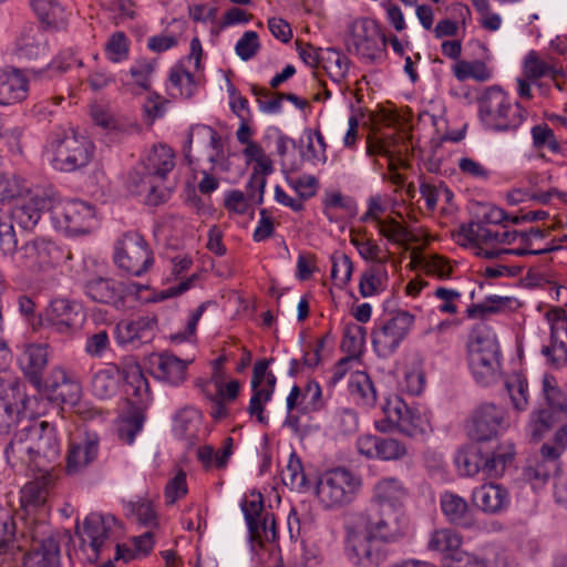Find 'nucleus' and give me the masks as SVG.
<instances>
[{
  "label": "nucleus",
  "mask_w": 567,
  "mask_h": 567,
  "mask_svg": "<svg viewBox=\"0 0 567 567\" xmlns=\"http://www.w3.org/2000/svg\"><path fill=\"white\" fill-rule=\"evenodd\" d=\"M543 78L550 79L559 91L564 90L565 74L563 65L553 58L545 60L537 51L530 50L523 60L522 75L516 80L518 96L524 100H532V84L540 86L539 80Z\"/></svg>",
  "instance_id": "obj_13"
},
{
  "label": "nucleus",
  "mask_w": 567,
  "mask_h": 567,
  "mask_svg": "<svg viewBox=\"0 0 567 567\" xmlns=\"http://www.w3.org/2000/svg\"><path fill=\"white\" fill-rule=\"evenodd\" d=\"M441 508L451 523L461 524L467 512V503L457 495L445 493L441 498Z\"/></svg>",
  "instance_id": "obj_59"
},
{
  "label": "nucleus",
  "mask_w": 567,
  "mask_h": 567,
  "mask_svg": "<svg viewBox=\"0 0 567 567\" xmlns=\"http://www.w3.org/2000/svg\"><path fill=\"white\" fill-rule=\"evenodd\" d=\"M351 244L367 261H373L374 265H385L389 260L388 254L372 238L367 236H352Z\"/></svg>",
  "instance_id": "obj_47"
},
{
  "label": "nucleus",
  "mask_w": 567,
  "mask_h": 567,
  "mask_svg": "<svg viewBox=\"0 0 567 567\" xmlns=\"http://www.w3.org/2000/svg\"><path fill=\"white\" fill-rule=\"evenodd\" d=\"M453 74L458 81L473 79L478 82H485L492 78V71L483 61L467 62L461 60L453 66Z\"/></svg>",
  "instance_id": "obj_48"
},
{
  "label": "nucleus",
  "mask_w": 567,
  "mask_h": 567,
  "mask_svg": "<svg viewBox=\"0 0 567 567\" xmlns=\"http://www.w3.org/2000/svg\"><path fill=\"white\" fill-rule=\"evenodd\" d=\"M506 427L504 410L493 403H484L472 415L470 435L476 441H489Z\"/></svg>",
  "instance_id": "obj_24"
},
{
  "label": "nucleus",
  "mask_w": 567,
  "mask_h": 567,
  "mask_svg": "<svg viewBox=\"0 0 567 567\" xmlns=\"http://www.w3.org/2000/svg\"><path fill=\"white\" fill-rule=\"evenodd\" d=\"M81 306L69 299L58 298L50 302L43 313V324L62 334L74 332L83 322Z\"/></svg>",
  "instance_id": "obj_22"
},
{
  "label": "nucleus",
  "mask_w": 567,
  "mask_h": 567,
  "mask_svg": "<svg viewBox=\"0 0 567 567\" xmlns=\"http://www.w3.org/2000/svg\"><path fill=\"white\" fill-rule=\"evenodd\" d=\"M130 42L124 32L113 33L105 43L106 58L113 63H120L128 58Z\"/></svg>",
  "instance_id": "obj_62"
},
{
  "label": "nucleus",
  "mask_w": 567,
  "mask_h": 567,
  "mask_svg": "<svg viewBox=\"0 0 567 567\" xmlns=\"http://www.w3.org/2000/svg\"><path fill=\"white\" fill-rule=\"evenodd\" d=\"M347 551L349 560L360 567H379L388 557L380 539L348 523Z\"/></svg>",
  "instance_id": "obj_14"
},
{
  "label": "nucleus",
  "mask_w": 567,
  "mask_h": 567,
  "mask_svg": "<svg viewBox=\"0 0 567 567\" xmlns=\"http://www.w3.org/2000/svg\"><path fill=\"white\" fill-rule=\"evenodd\" d=\"M33 538V546L23 554L24 567H58L60 564V545L58 538L50 534L42 539Z\"/></svg>",
  "instance_id": "obj_30"
},
{
  "label": "nucleus",
  "mask_w": 567,
  "mask_h": 567,
  "mask_svg": "<svg viewBox=\"0 0 567 567\" xmlns=\"http://www.w3.org/2000/svg\"><path fill=\"white\" fill-rule=\"evenodd\" d=\"M121 369L115 364H109L96 371L91 381L92 393L100 399L114 396L118 389Z\"/></svg>",
  "instance_id": "obj_38"
},
{
  "label": "nucleus",
  "mask_w": 567,
  "mask_h": 567,
  "mask_svg": "<svg viewBox=\"0 0 567 567\" xmlns=\"http://www.w3.org/2000/svg\"><path fill=\"white\" fill-rule=\"evenodd\" d=\"M169 89L171 95L182 96L185 99L192 97L197 91V83L194 75L185 70L182 65H176L169 73Z\"/></svg>",
  "instance_id": "obj_44"
},
{
  "label": "nucleus",
  "mask_w": 567,
  "mask_h": 567,
  "mask_svg": "<svg viewBox=\"0 0 567 567\" xmlns=\"http://www.w3.org/2000/svg\"><path fill=\"white\" fill-rule=\"evenodd\" d=\"M307 140V151L305 154L307 161H310L313 164H324L328 158L327 143L321 131L313 130L309 132Z\"/></svg>",
  "instance_id": "obj_60"
},
{
  "label": "nucleus",
  "mask_w": 567,
  "mask_h": 567,
  "mask_svg": "<svg viewBox=\"0 0 567 567\" xmlns=\"http://www.w3.org/2000/svg\"><path fill=\"white\" fill-rule=\"evenodd\" d=\"M99 441L95 435H87L70 444L66 455V473L76 474L90 465L97 456Z\"/></svg>",
  "instance_id": "obj_32"
},
{
  "label": "nucleus",
  "mask_w": 567,
  "mask_h": 567,
  "mask_svg": "<svg viewBox=\"0 0 567 567\" xmlns=\"http://www.w3.org/2000/svg\"><path fill=\"white\" fill-rule=\"evenodd\" d=\"M461 235H463L467 240L476 243L478 245L477 255L487 259L503 260L505 256L508 255H539L559 249L561 247L560 244H554L555 239H553L551 244H546L544 247L530 250L525 248H498L497 245L499 244V229L494 230L481 223H472L468 226H462ZM565 239H567V235L559 237L558 243H561Z\"/></svg>",
  "instance_id": "obj_9"
},
{
  "label": "nucleus",
  "mask_w": 567,
  "mask_h": 567,
  "mask_svg": "<svg viewBox=\"0 0 567 567\" xmlns=\"http://www.w3.org/2000/svg\"><path fill=\"white\" fill-rule=\"evenodd\" d=\"M468 369L483 386L496 383L502 375V352L496 336L485 324H476L466 344Z\"/></svg>",
  "instance_id": "obj_2"
},
{
  "label": "nucleus",
  "mask_w": 567,
  "mask_h": 567,
  "mask_svg": "<svg viewBox=\"0 0 567 567\" xmlns=\"http://www.w3.org/2000/svg\"><path fill=\"white\" fill-rule=\"evenodd\" d=\"M350 524L363 529L382 543H395L406 533V520L399 509L371 506L351 516Z\"/></svg>",
  "instance_id": "obj_8"
},
{
  "label": "nucleus",
  "mask_w": 567,
  "mask_h": 567,
  "mask_svg": "<svg viewBox=\"0 0 567 567\" xmlns=\"http://www.w3.org/2000/svg\"><path fill=\"white\" fill-rule=\"evenodd\" d=\"M66 0H31L39 19L49 27L60 29L68 21Z\"/></svg>",
  "instance_id": "obj_36"
},
{
  "label": "nucleus",
  "mask_w": 567,
  "mask_h": 567,
  "mask_svg": "<svg viewBox=\"0 0 567 567\" xmlns=\"http://www.w3.org/2000/svg\"><path fill=\"white\" fill-rule=\"evenodd\" d=\"M560 417L549 413V411L540 410L534 413L528 424V433L535 442L540 441L544 435L557 423Z\"/></svg>",
  "instance_id": "obj_55"
},
{
  "label": "nucleus",
  "mask_w": 567,
  "mask_h": 567,
  "mask_svg": "<svg viewBox=\"0 0 567 567\" xmlns=\"http://www.w3.org/2000/svg\"><path fill=\"white\" fill-rule=\"evenodd\" d=\"M156 317H138L135 320H122L116 324L118 344L138 346L150 342L156 331Z\"/></svg>",
  "instance_id": "obj_28"
},
{
  "label": "nucleus",
  "mask_w": 567,
  "mask_h": 567,
  "mask_svg": "<svg viewBox=\"0 0 567 567\" xmlns=\"http://www.w3.org/2000/svg\"><path fill=\"white\" fill-rule=\"evenodd\" d=\"M16 542V523L10 508L0 506V556L13 550Z\"/></svg>",
  "instance_id": "obj_50"
},
{
  "label": "nucleus",
  "mask_w": 567,
  "mask_h": 567,
  "mask_svg": "<svg viewBox=\"0 0 567 567\" xmlns=\"http://www.w3.org/2000/svg\"><path fill=\"white\" fill-rule=\"evenodd\" d=\"M155 71V62L147 59L136 60L130 68L133 84L142 92L150 91L151 76Z\"/></svg>",
  "instance_id": "obj_58"
},
{
  "label": "nucleus",
  "mask_w": 567,
  "mask_h": 567,
  "mask_svg": "<svg viewBox=\"0 0 567 567\" xmlns=\"http://www.w3.org/2000/svg\"><path fill=\"white\" fill-rule=\"evenodd\" d=\"M43 400L40 396H29L18 383H7L2 380L0 386V435H10L17 433L20 425L27 424V421L33 420L38 412H27L32 404H41Z\"/></svg>",
  "instance_id": "obj_7"
},
{
  "label": "nucleus",
  "mask_w": 567,
  "mask_h": 567,
  "mask_svg": "<svg viewBox=\"0 0 567 567\" xmlns=\"http://www.w3.org/2000/svg\"><path fill=\"white\" fill-rule=\"evenodd\" d=\"M324 70L330 79L337 83L346 80L350 70V60L341 52L330 49L327 51V56L323 58Z\"/></svg>",
  "instance_id": "obj_49"
},
{
  "label": "nucleus",
  "mask_w": 567,
  "mask_h": 567,
  "mask_svg": "<svg viewBox=\"0 0 567 567\" xmlns=\"http://www.w3.org/2000/svg\"><path fill=\"white\" fill-rule=\"evenodd\" d=\"M17 52L20 56L29 60L47 55L48 39L45 33L37 28L24 31L17 40Z\"/></svg>",
  "instance_id": "obj_37"
},
{
  "label": "nucleus",
  "mask_w": 567,
  "mask_h": 567,
  "mask_svg": "<svg viewBox=\"0 0 567 567\" xmlns=\"http://www.w3.org/2000/svg\"><path fill=\"white\" fill-rule=\"evenodd\" d=\"M219 136L217 132L208 125L197 124L190 127L186 145L184 147L186 157L194 142L200 143L204 147L216 150L219 146Z\"/></svg>",
  "instance_id": "obj_51"
},
{
  "label": "nucleus",
  "mask_w": 567,
  "mask_h": 567,
  "mask_svg": "<svg viewBox=\"0 0 567 567\" xmlns=\"http://www.w3.org/2000/svg\"><path fill=\"white\" fill-rule=\"evenodd\" d=\"M120 369L124 391L131 405L144 409L152 401V392L140 363L128 359L121 364Z\"/></svg>",
  "instance_id": "obj_25"
},
{
  "label": "nucleus",
  "mask_w": 567,
  "mask_h": 567,
  "mask_svg": "<svg viewBox=\"0 0 567 567\" xmlns=\"http://www.w3.org/2000/svg\"><path fill=\"white\" fill-rule=\"evenodd\" d=\"M252 529H248L252 539L259 544L274 543L278 538L275 515L265 513V515L256 522Z\"/></svg>",
  "instance_id": "obj_57"
},
{
  "label": "nucleus",
  "mask_w": 567,
  "mask_h": 567,
  "mask_svg": "<svg viewBox=\"0 0 567 567\" xmlns=\"http://www.w3.org/2000/svg\"><path fill=\"white\" fill-rule=\"evenodd\" d=\"M388 272L385 265H372L361 275L359 290L363 298L372 297L385 289Z\"/></svg>",
  "instance_id": "obj_42"
},
{
  "label": "nucleus",
  "mask_w": 567,
  "mask_h": 567,
  "mask_svg": "<svg viewBox=\"0 0 567 567\" xmlns=\"http://www.w3.org/2000/svg\"><path fill=\"white\" fill-rule=\"evenodd\" d=\"M143 408L133 406L132 411L123 415L117 425L120 439L126 444H132L136 434L142 430L145 415Z\"/></svg>",
  "instance_id": "obj_45"
},
{
  "label": "nucleus",
  "mask_w": 567,
  "mask_h": 567,
  "mask_svg": "<svg viewBox=\"0 0 567 567\" xmlns=\"http://www.w3.org/2000/svg\"><path fill=\"white\" fill-rule=\"evenodd\" d=\"M202 414L194 406H184L179 409L173 417V431L179 437L192 441L196 437Z\"/></svg>",
  "instance_id": "obj_40"
},
{
  "label": "nucleus",
  "mask_w": 567,
  "mask_h": 567,
  "mask_svg": "<svg viewBox=\"0 0 567 567\" xmlns=\"http://www.w3.org/2000/svg\"><path fill=\"white\" fill-rule=\"evenodd\" d=\"M478 118L485 130L511 133L526 120L527 111L499 86L487 87L477 100Z\"/></svg>",
  "instance_id": "obj_3"
},
{
  "label": "nucleus",
  "mask_w": 567,
  "mask_h": 567,
  "mask_svg": "<svg viewBox=\"0 0 567 567\" xmlns=\"http://www.w3.org/2000/svg\"><path fill=\"white\" fill-rule=\"evenodd\" d=\"M42 388L55 400L66 404H76L82 395L80 380L74 372L63 365H54L45 380L42 379Z\"/></svg>",
  "instance_id": "obj_23"
},
{
  "label": "nucleus",
  "mask_w": 567,
  "mask_h": 567,
  "mask_svg": "<svg viewBox=\"0 0 567 567\" xmlns=\"http://www.w3.org/2000/svg\"><path fill=\"white\" fill-rule=\"evenodd\" d=\"M28 192V182L16 176L0 174V212L9 207L18 196Z\"/></svg>",
  "instance_id": "obj_46"
},
{
  "label": "nucleus",
  "mask_w": 567,
  "mask_h": 567,
  "mask_svg": "<svg viewBox=\"0 0 567 567\" xmlns=\"http://www.w3.org/2000/svg\"><path fill=\"white\" fill-rule=\"evenodd\" d=\"M145 175L141 181V190L146 193V199L152 205L167 200L169 190L162 184L176 165L174 151L166 144L154 145L144 156Z\"/></svg>",
  "instance_id": "obj_6"
},
{
  "label": "nucleus",
  "mask_w": 567,
  "mask_h": 567,
  "mask_svg": "<svg viewBox=\"0 0 567 567\" xmlns=\"http://www.w3.org/2000/svg\"><path fill=\"white\" fill-rule=\"evenodd\" d=\"M415 317L405 310L396 311L380 322L372 332V344L381 357L391 355L409 334Z\"/></svg>",
  "instance_id": "obj_16"
},
{
  "label": "nucleus",
  "mask_w": 567,
  "mask_h": 567,
  "mask_svg": "<svg viewBox=\"0 0 567 567\" xmlns=\"http://www.w3.org/2000/svg\"><path fill=\"white\" fill-rule=\"evenodd\" d=\"M513 452H493L491 455H483L482 472L488 477L503 475L506 465L512 462Z\"/></svg>",
  "instance_id": "obj_61"
},
{
  "label": "nucleus",
  "mask_w": 567,
  "mask_h": 567,
  "mask_svg": "<svg viewBox=\"0 0 567 567\" xmlns=\"http://www.w3.org/2000/svg\"><path fill=\"white\" fill-rule=\"evenodd\" d=\"M349 393L354 402L364 408H371L377 402V391L370 377L362 371H355L349 378Z\"/></svg>",
  "instance_id": "obj_39"
},
{
  "label": "nucleus",
  "mask_w": 567,
  "mask_h": 567,
  "mask_svg": "<svg viewBox=\"0 0 567 567\" xmlns=\"http://www.w3.org/2000/svg\"><path fill=\"white\" fill-rule=\"evenodd\" d=\"M14 252L13 260L17 266L30 271H40L51 267L61 258L59 247L45 238L28 241Z\"/></svg>",
  "instance_id": "obj_20"
},
{
  "label": "nucleus",
  "mask_w": 567,
  "mask_h": 567,
  "mask_svg": "<svg viewBox=\"0 0 567 567\" xmlns=\"http://www.w3.org/2000/svg\"><path fill=\"white\" fill-rule=\"evenodd\" d=\"M80 282L84 293L95 302L114 305L121 300L120 285L95 261L84 262Z\"/></svg>",
  "instance_id": "obj_17"
},
{
  "label": "nucleus",
  "mask_w": 567,
  "mask_h": 567,
  "mask_svg": "<svg viewBox=\"0 0 567 567\" xmlns=\"http://www.w3.org/2000/svg\"><path fill=\"white\" fill-rule=\"evenodd\" d=\"M4 453L8 458H17L39 472L49 473L61 455L56 430L47 421H38L35 417L29 420L19 432L14 433Z\"/></svg>",
  "instance_id": "obj_1"
},
{
  "label": "nucleus",
  "mask_w": 567,
  "mask_h": 567,
  "mask_svg": "<svg viewBox=\"0 0 567 567\" xmlns=\"http://www.w3.org/2000/svg\"><path fill=\"white\" fill-rule=\"evenodd\" d=\"M348 45L361 60L372 63L382 58L386 38L373 20L363 19L352 23Z\"/></svg>",
  "instance_id": "obj_15"
},
{
  "label": "nucleus",
  "mask_w": 567,
  "mask_h": 567,
  "mask_svg": "<svg viewBox=\"0 0 567 567\" xmlns=\"http://www.w3.org/2000/svg\"><path fill=\"white\" fill-rule=\"evenodd\" d=\"M93 152L92 141L73 130L56 132L45 150L51 165L61 172H74L86 166Z\"/></svg>",
  "instance_id": "obj_4"
},
{
  "label": "nucleus",
  "mask_w": 567,
  "mask_h": 567,
  "mask_svg": "<svg viewBox=\"0 0 567 567\" xmlns=\"http://www.w3.org/2000/svg\"><path fill=\"white\" fill-rule=\"evenodd\" d=\"M543 395L546 400L549 413L561 419L567 414V394L560 389L557 379L551 374L543 378Z\"/></svg>",
  "instance_id": "obj_41"
},
{
  "label": "nucleus",
  "mask_w": 567,
  "mask_h": 567,
  "mask_svg": "<svg viewBox=\"0 0 567 567\" xmlns=\"http://www.w3.org/2000/svg\"><path fill=\"white\" fill-rule=\"evenodd\" d=\"M483 453L474 449H463L455 455L458 472L465 476H474L482 471Z\"/></svg>",
  "instance_id": "obj_53"
},
{
  "label": "nucleus",
  "mask_w": 567,
  "mask_h": 567,
  "mask_svg": "<svg viewBox=\"0 0 567 567\" xmlns=\"http://www.w3.org/2000/svg\"><path fill=\"white\" fill-rule=\"evenodd\" d=\"M546 318L550 326V342L542 348V354L550 367L560 369L567 364V315L564 308L554 307Z\"/></svg>",
  "instance_id": "obj_21"
},
{
  "label": "nucleus",
  "mask_w": 567,
  "mask_h": 567,
  "mask_svg": "<svg viewBox=\"0 0 567 567\" xmlns=\"http://www.w3.org/2000/svg\"><path fill=\"white\" fill-rule=\"evenodd\" d=\"M127 515L134 517L138 524L145 527L157 525V516L153 503L147 499L128 502L125 506Z\"/></svg>",
  "instance_id": "obj_54"
},
{
  "label": "nucleus",
  "mask_w": 567,
  "mask_h": 567,
  "mask_svg": "<svg viewBox=\"0 0 567 567\" xmlns=\"http://www.w3.org/2000/svg\"><path fill=\"white\" fill-rule=\"evenodd\" d=\"M281 480L286 486L291 489L301 491L306 487V474L301 460L292 453L288 460L286 467L281 471Z\"/></svg>",
  "instance_id": "obj_52"
},
{
  "label": "nucleus",
  "mask_w": 567,
  "mask_h": 567,
  "mask_svg": "<svg viewBox=\"0 0 567 567\" xmlns=\"http://www.w3.org/2000/svg\"><path fill=\"white\" fill-rule=\"evenodd\" d=\"M113 260L122 271L141 277L153 267L154 254L141 234L127 231L116 240Z\"/></svg>",
  "instance_id": "obj_12"
},
{
  "label": "nucleus",
  "mask_w": 567,
  "mask_h": 567,
  "mask_svg": "<svg viewBox=\"0 0 567 567\" xmlns=\"http://www.w3.org/2000/svg\"><path fill=\"white\" fill-rule=\"evenodd\" d=\"M49 362V346L45 343H28L21 347L18 363L29 382L42 389L43 371Z\"/></svg>",
  "instance_id": "obj_26"
},
{
  "label": "nucleus",
  "mask_w": 567,
  "mask_h": 567,
  "mask_svg": "<svg viewBox=\"0 0 567 567\" xmlns=\"http://www.w3.org/2000/svg\"><path fill=\"white\" fill-rule=\"evenodd\" d=\"M530 134L535 148L542 150L546 147L554 154L561 152V146L548 124L542 123L533 126Z\"/></svg>",
  "instance_id": "obj_56"
},
{
  "label": "nucleus",
  "mask_w": 567,
  "mask_h": 567,
  "mask_svg": "<svg viewBox=\"0 0 567 567\" xmlns=\"http://www.w3.org/2000/svg\"><path fill=\"white\" fill-rule=\"evenodd\" d=\"M52 198L47 196L40 188H31L28 184V192L18 196L3 213L9 216L11 223H16L23 229H32L41 218L44 209L50 210Z\"/></svg>",
  "instance_id": "obj_18"
},
{
  "label": "nucleus",
  "mask_w": 567,
  "mask_h": 567,
  "mask_svg": "<svg viewBox=\"0 0 567 567\" xmlns=\"http://www.w3.org/2000/svg\"><path fill=\"white\" fill-rule=\"evenodd\" d=\"M28 95V80L18 70H0V105L23 101Z\"/></svg>",
  "instance_id": "obj_33"
},
{
  "label": "nucleus",
  "mask_w": 567,
  "mask_h": 567,
  "mask_svg": "<svg viewBox=\"0 0 567 567\" xmlns=\"http://www.w3.org/2000/svg\"><path fill=\"white\" fill-rule=\"evenodd\" d=\"M276 381L277 379L275 374L269 372L264 382L266 385L261 386L258 391H255L251 395L248 405V413L250 416H255L260 424H268V416L265 414V405L271 400Z\"/></svg>",
  "instance_id": "obj_43"
},
{
  "label": "nucleus",
  "mask_w": 567,
  "mask_h": 567,
  "mask_svg": "<svg viewBox=\"0 0 567 567\" xmlns=\"http://www.w3.org/2000/svg\"><path fill=\"white\" fill-rule=\"evenodd\" d=\"M472 502L475 507L485 514L496 515L505 512L511 497L508 491L501 484H483L472 492Z\"/></svg>",
  "instance_id": "obj_29"
},
{
  "label": "nucleus",
  "mask_w": 567,
  "mask_h": 567,
  "mask_svg": "<svg viewBox=\"0 0 567 567\" xmlns=\"http://www.w3.org/2000/svg\"><path fill=\"white\" fill-rule=\"evenodd\" d=\"M375 226L379 234L391 243L402 245L409 239V230L392 217L384 218Z\"/></svg>",
  "instance_id": "obj_64"
},
{
  "label": "nucleus",
  "mask_w": 567,
  "mask_h": 567,
  "mask_svg": "<svg viewBox=\"0 0 567 567\" xmlns=\"http://www.w3.org/2000/svg\"><path fill=\"white\" fill-rule=\"evenodd\" d=\"M50 214L54 228L66 236L85 235L96 226L95 208L83 200L52 199Z\"/></svg>",
  "instance_id": "obj_11"
},
{
  "label": "nucleus",
  "mask_w": 567,
  "mask_h": 567,
  "mask_svg": "<svg viewBox=\"0 0 567 567\" xmlns=\"http://www.w3.org/2000/svg\"><path fill=\"white\" fill-rule=\"evenodd\" d=\"M506 388L516 410L523 411L528 403V384L519 374L513 375L506 381Z\"/></svg>",
  "instance_id": "obj_63"
},
{
  "label": "nucleus",
  "mask_w": 567,
  "mask_h": 567,
  "mask_svg": "<svg viewBox=\"0 0 567 567\" xmlns=\"http://www.w3.org/2000/svg\"><path fill=\"white\" fill-rule=\"evenodd\" d=\"M189 361L182 360L171 353L153 354L150 358L152 375L164 383L179 385L186 380Z\"/></svg>",
  "instance_id": "obj_27"
},
{
  "label": "nucleus",
  "mask_w": 567,
  "mask_h": 567,
  "mask_svg": "<svg viewBox=\"0 0 567 567\" xmlns=\"http://www.w3.org/2000/svg\"><path fill=\"white\" fill-rule=\"evenodd\" d=\"M361 478L344 467L324 472L317 484V496L324 508L351 503L361 487Z\"/></svg>",
  "instance_id": "obj_10"
},
{
  "label": "nucleus",
  "mask_w": 567,
  "mask_h": 567,
  "mask_svg": "<svg viewBox=\"0 0 567 567\" xmlns=\"http://www.w3.org/2000/svg\"><path fill=\"white\" fill-rule=\"evenodd\" d=\"M462 535L452 528L435 529L430 535L427 549L453 560L462 551Z\"/></svg>",
  "instance_id": "obj_34"
},
{
  "label": "nucleus",
  "mask_w": 567,
  "mask_h": 567,
  "mask_svg": "<svg viewBox=\"0 0 567 567\" xmlns=\"http://www.w3.org/2000/svg\"><path fill=\"white\" fill-rule=\"evenodd\" d=\"M116 525L117 519L113 515L91 513L85 517L83 526L76 528L75 533L81 538V547L84 549L87 546L92 551L91 560L100 558Z\"/></svg>",
  "instance_id": "obj_19"
},
{
  "label": "nucleus",
  "mask_w": 567,
  "mask_h": 567,
  "mask_svg": "<svg viewBox=\"0 0 567 567\" xmlns=\"http://www.w3.org/2000/svg\"><path fill=\"white\" fill-rule=\"evenodd\" d=\"M52 486V477L43 473L35 480L27 483L20 492L21 506L29 512L43 505L49 496Z\"/></svg>",
  "instance_id": "obj_35"
},
{
  "label": "nucleus",
  "mask_w": 567,
  "mask_h": 567,
  "mask_svg": "<svg viewBox=\"0 0 567 567\" xmlns=\"http://www.w3.org/2000/svg\"><path fill=\"white\" fill-rule=\"evenodd\" d=\"M384 417L375 421V429L385 433L398 431L401 434L417 439L431 432L430 417L417 408L410 406L401 396L391 395L382 404Z\"/></svg>",
  "instance_id": "obj_5"
},
{
  "label": "nucleus",
  "mask_w": 567,
  "mask_h": 567,
  "mask_svg": "<svg viewBox=\"0 0 567 567\" xmlns=\"http://www.w3.org/2000/svg\"><path fill=\"white\" fill-rule=\"evenodd\" d=\"M408 491L402 481L396 477H383L373 487L372 506L401 511L402 501Z\"/></svg>",
  "instance_id": "obj_31"
}]
</instances>
